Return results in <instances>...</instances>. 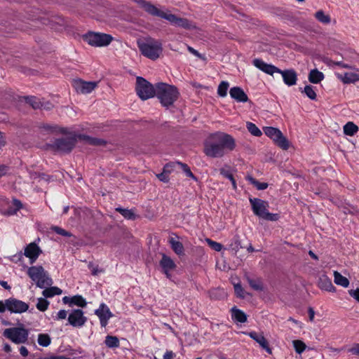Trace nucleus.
Listing matches in <instances>:
<instances>
[{
	"mask_svg": "<svg viewBox=\"0 0 359 359\" xmlns=\"http://www.w3.org/2000/svg\"><path fill=\"white\" fill-rule=\"evenodd\" d=\"M29 277L36 283L39 288H45L42 294L45 298H51L55 295H60L62 290L57 287H51L53 282L42 266H31L27 270Z\"/></svg>",
	"mask_w": 359,
	"mask_h": 359,
	"instance_id": "1",
	"label": "nucleus"
},
{
	"mask_svg": "<svg viewBox=\"0 0 359 359\" xmlns=\"http://www.w3.org/2000/svg\"><path fill=\"white\" fill-rule=\"evenodd\" d=\"M135 1L149 15L165 19L174 26L185 29H193L196 28L193 23L187 18H180L172 13H165L159 10L149 1L145 0H135Z\"/></svg>",
	"mask_w": 359,
	"mask_h": 359,
	"instance_id": "2",
	"label": "nucleus"
},
{
	"mask_svg": "<svg viewBox=\"0 0 359 359\" xmlns=\"http://www.w3.org/2000/svg\"><path fill=\"white\" fill-rule=\"evenodd\" d=\"M161 105L167 109L172 107L180 97V92L175 86L165 83H156V95Z\"/></svg>",
	"mask_w": 359,
	"mask_h": 359,
	"instance_id": "3",
	"label": "nucleus"
},
{
	"mask_svg": "<svg viewBox=\"0 0 359 359\" xmlns=\"http://www.w3.org/2000/svg\"><path fill=\"white\" fill-rule=\"evenodd\" d=\"M137 46L141 54L151 60H157L163 52L161 42L152 38L137 41Z\"/></svg>",
	"mask_w": 359,
	"mask_h": 359,
	"instance_id": "4",
	"label": "nucleus"
},
{
	"mask_svg": "<svg viewBox=\"0 0 359 359\" xmlns=\"http://www.w3.org/2000/svg\"><path fill=\"white\" fill-rule=\"evenodd\" d=\"M253 213L261 219L266 221L276 222L280 218L278 214L268 211L269 202L257 198L249 199Z\"/></svg>",
	"mask_w": 359,
	"mask_h": 359,
	"instance_id": "5",
	"label": "nucleus"
},
{
	"mask_svg": "<svg viewBox=\"0 0 359 359\" xmlns=\"http://www.w3.org/2000/svg\"><path fill=\"white\" fill-rule=\"evenodd\" d=\"M135 90L141 100H146L156 95V85L154 87L143 77L137 76L136 79Z\"/></svg>",
	"mask_w": 359,
	"mask_h": 359,
	"instance_id": "6",
	"label": "nucleus"
},
{
	"mask_svg": "<svg viewBox=\"0 0 359 359\" xmlns=\"http://www.w3.org/2000/svg\"><path fill=\"white\" fill-rule=\"evenodd\" d=\"M76 135L55 139L49 147L55 151L62 154H69L75 147L77 142Z\"/></svg>",
	"mask_w": 359,
	"mask_h": 359,
	"instance_id": "7",
	"label": "nucleus"
},
{
	"mask_svg": "<svg viewBox=\"0 0 359 359\" xmlns=\"http://www.w3.org/2000/svg\"><path fill=\"white\" fill-rule=\"evenodd\" d=\"M3 335L14 344H25L28 340L29 330L21 325L20 327L6 329Z\"/></svg>",
	"mask_w": 359,
	"mask_h": 359,
	"instance_id": "8",
	"label": "nucleus"
},
{
	"mask_svg": "<svg viewBox=\"0 0 359 359\" xmlns=\"http://www.w3.org/2000/svg\"><path fill=\"white\" fill-rule=\"evenodd\" d=\"M83 39L92 46L101 47L108 46L112 41L113 37L108 34L88 32L83 35Z\"/></svg>",
	"mask_w": 359,
	"mask_h": 359,
	"instance_id": "9",
	"label": "nucleus"
},
{
	"mask_svg": "<svg viewBox=\"0 0 359 359\" xmlns=\"http://www.w3.org/2000/svg\"><path fill=\"white\" fill-rule=\"evenodd\" d=\"M264 132L270 137L275 144L283 150H287L290 147L288 140L283 135L282 132L274 127H265Z\"/></svg>",
	"mask_w": 359,
	"mask_h": 359,
	"instance_id": "10",
	"label": "nucleus"
},
{
	"mask_svg": "<svg viewBox=\"0 0 359 359\" xmlns=\"http://www.w3.org/2000/svg\"><path fill=\"white\" fill-rule=\"evenodd\" d=\"M211 140H215L222 147L223 151H233L236 147L234 138L226 133H217L211 135Z\"/></svg>",
	"mask_w": 359,
	"mask_h": 359,
	"instance_id": "11",
	"label": "nucleus"
},
{
	"mask_svg": "<svg viewBox=\"0 0 359 359\" xmlns=\"http://www.w3.org/2000/svg\"><path fill=\"white\" fill-rule=\"evenodd\" d=\"M22 208V203L18 199L13 198L12 203H10L7 198H0V212L6 216L14 215Z\"/></svg>",
	"mask_w": 359,
	"mask_h": 359,
	"instance_id": "12",
	"label": "nucleus"
},
{
	"mask_svg": "<svg viewBox=\"0 0 359 359\" xmlns=\"http://www.w3.org/2000/svg\"><path fill=\"white\" fill-rule=\"evenodd\" d=\"M87 321V318L81 309H73L69 314L68 322L69 325L74 327H83Z\"/></svg>",
	"mask_w": 359,
	"mask_h": 359,
	"instance_id": "13",
	"label": "nucleus"
},
{
	"mask_svg": "<svg viewBox=\"0 0 359 359\" xmlns=\"http://www.w3.org/2000/svg\"><path fill=\"white\" fill-rule=\"evenodd\" d=\"M7 310L11 313H22L29 309V305L18 299L11 297L6 299Z\"/></svg>",
	"mask_w": 359,
	"mask_h": 359,
	"instance_id": "14",
	"label": "nucleus"
},
{
	"mask_svg": "<svg viewBox=\"0 0 359 359\" xmlns=\"http://www.w3.org/2000/svg\"><path fill=\"white\" fill-rule=\"evenodd\" d=\"M72 85L77 93L87 94L91 93L96 88L97 83L75 79L73 81Z\"/></svg>",
	"mask_w": 359,
	"mask_h": 359,
	"instance_id": "15",
	"label": "nucleus"
},
{
	"mask_svg": "<svg viewBox=\"0 0 359 359\" xmlns=\"http://www.w3.org/2000/svg\"><path fill=\"white\" fill-rule=\"evenodd\" d=\"M204 153L211 158L222 157L225 154V151H223L222 147L215 140L205 144Z\"/></svg>",
	"mask_w": 359,
	"mask_h": 359,
	"instance_id": "16",
	"label": "nucleus"
},
{
	"mask_svg": "<svg viewBox=\"0 0 359 359\" xmlns=\"http://www.w3.org/2000/svg\"><path fill=\"white\" fill-rule=\"evenodd\" d=\"M95 314L100 318L102 327H106L109 319L113 316L108 306L104 303H102L99 309L95 311Z\"/></svg>",
	"mask_w": 359,
	"mask_h": 359,
	"instance_id": "17",
	"label": "nucleus"
},
{
	"mask_svg": "<svg viewBox=\"0 0 359 359\" xmlns=\"http://www.w3.org/2000/svg\"><path fill=\"white\" fill-rule=\"evenodd\" d=\"M276 73H279L282 75L283 81L287 86H292L297 83V74L294 69H288L282 70L278 68V70L276 71Z\"/></svg>",
	"mask_w": 359,
	"mask_h": 359,
	"instance_id": "18",
	"label": "nucleus"
},
{
	"mask_svg": "<svg viewBox=\"0 0 359 359\" xmlns=\"http://www.w3.org/2000/svg\"><path fill=\"white\" fill-rule=\"evenodd\" d=\"M41 252V248L33 242L25 247L24 255L29 259L30 264H33Z\"/></svg>",
	"mask_w": 359,
	"mask_h": 359,
	"instance_id": "19",
	"label": "nucleus"
},
{
	"mask_svg": "<svg viewBox=\"0 0 359 359\" xmlns=\"http://www.w3.org/2000/svg\"><path fill=\"white\" fill-rule=\"evenodd\" d=\"M245 334H248L250 338L254 339L259 346L264 349L268 353L271 354L272 350L269 345V342L264 337L262 333H259L255 331L250 332H245Z\"/></svg>",
	"mask_w": 359,
	"mask_h": 359,
	"instance_id": "20",
	"label": "nucleus"
},
{
	"mask_svg": "<svg viewBox=\"0 0 359 359\" xmlns=\"http://www.w3.org/2000/svg\"><path fill=\"white\" fill-rule=\"evenodd\" d=\"M252 64L257 68L269 75H273L274 73H276V71L278 70V68L276 67V66L271 64H267L262 60L259 58L254 59L252 61Z\"/></svg>",
	"mask_w": 359,
	"mask_h": 359,
	"instance_id": "21",
	"label": "nucleus"
},
{
	"mask_svg": "<svg viewBox=\"0 0 359 359\" xmlns=\"http://www.w3.org/2000/svg\"><path fill=\"white\" fill-rule=\"evenodd\" d=\"M230 96L238 102H247L248 97L244 90L238 86L233 87L229 90Z\"/></svg>",
	"mask_w": 359,
	"mask_h": 359,
	"instance_id": "22",
	"label": "nucleus"
},
{
	"mask_svg": "<svg viewBox=\"0 0 359 359\" xmlns=\"http://www.w3.org/2000/svg\"><path fill=\"white\" fill-rule=\"evenodd\" d=\"M318 285L320 289L325 290L328 292L335 291V287L333 285L331 279L325 274L319 277Z\"/></svg>",
	"mask_w": 359,
	"mask_h": 359,
	"instance_id": "23",
	"label": "nucleus"
},
{
	"mask_svg": "<svg viewBox=\"0 0 359 359\" xmlns=\"http://www.w3.org/2000/svg\"><path fill=\"white\" fill-rule=\"evenodd\" d=\"M160 266L163 271H172L176 268L174 261L168 256L163 254L160 261Z\"/></svg>",
	"mask_w": 359,
	"mask_h": 359,
	"instance_id": "24",
	"label": "nucleus"
},
{
	"mask_svg": "<svg viewBox=\"0 0 359 359\" xmlns=\"http://www.w3.org/2000/svg\"><path fill=\"white\" fill-rule=\"evenodd\" d=\"M78 137L86 141L89 144L94 146H104L107 143V142L103 139L92 137L85 135H79Z\"/></svg>",
	"mask_w": 359,
	"mask_h": 359,
	"instance_id": "25",
	"label": "nucleus"
},
{
	"mask_svg": "<svg viewBox=\"0 0 359 359\" xmlns=\"http://www.w3.org/2000/svg\"><path fill=\"white\" fill-rule=\"evenodd\" d=\"M324 74L323 72L314 69L310 71L309 74V81L312 83H319L324 79Z\"/></svg>",
	"mask_w": 359,
	"mask_h": 359,
	"instance_id": "26",
	"label": "nucleus"
},
{
	"mask_svg": "<svg viewBox=\"0 0 359 359\" xmlns=\"http://www.w3.org/2000/svg\"><path fill=\"white\" fill-rule=\"evenodd\" d=\"M232 318L239 323H245L247 321V315L236 306L231 309Z\"/></svg>",
	"mask_w": 359,
	"mask_h": 359,
	"instance_id": "27",
	"label": "nucleus"
},
{
	"mask_svg": "<svg viewBox=\"0 0 359 359\" xmlns=\"http://www.w3.org/2000/svg\"><path fill=\"white\" fill-rule=\"evenodd\" d=\"M172 250L179 256L184 255V248L183 244L177 241H175L173 238H171L169 241Z\"/></svg>",
	"mask_w": 359,
	"mask_h": 359,
	"instance_id": "28",
	"label": "nucleus"
},
{
	"mask_svg": "<svg viewBox=\"0 0 359 359\" xmlns=\"http://www.w3.org/2000/svg\"><path fill=\"white\" fill-rule=\"evenodd\" d=\"M116 211L119 212L125 219L135 220L137 217L133 210L123 208L121 207L116 208Z\"/></svg>",
	"mask_w": 359,
	"mask_h": 359,
	"instance_id": "29",
	"label": "nucleus"
},
{
	"mask_svg": "<svg viewBox=\"0 0 359 359\" xmlns=\"http://www.w3.org/2000/svg\"><path fill=\"white\" fill-rule=\"evenodd\" d=\"M25 102L29 104L33 109H42L43 103L41 100L35 96L25 97Z\"/></svg>",
	"mask_w": 359,
	"mask_h": 359,
	"instance_id": "30",
	"label": "nucleus"
},
{
	"mask_svg": "<svg viewBox=\"0 0 359 359\" xmlns=\"http://www.w3.org/2000/svg\"><path fill=\"white\" fill-rule=\"evenodd\" d=\"M249 285L256 291H262L264 290L263 283L259 278H252L249 276L246 277Z\"/></svg>",
	"mask_w": 359,
	"mask_h": 359,
	"instance_id": "31",
	"label": "nucleus"
},
{
	"mask_svg": "<svg viewBox=\"0 0 359 359\" xmlns=\"http://www.w3.org/2000/svg\"><path fill=\"white\" fill-rule=\"evenodd\" d=\"M338 78L341 79L344 83H351L358 80L357 74L353 73H344V74H338Z\"/></svg>",
	"mask_w": 359,
	"mask_h": 359,
	"instance_id": "32",
	"label": "nucleus"
},
{
	"mask_svg": "<svg viewBox=\"0 0 359 359\" xmlns=\"http://www.w3.org/2000/svg\"><path fill=\"white\" fill-rule=\"evenodd\" d=\"M40 128L50 133H53L58 131L64 134L67 133L66 129L60 128L57 125L53 124L43 123Z\"/></svg>",
	"mask_w": 359,
	"mask_h": 359,
	"instance_id": "33",
	"label": "nucleus"
},
{
	"mask_svg": "<svg viewBox=\"0 0 359 359\" xmlns=\"http://www.w3.org/2000/svg\"><path fill=\"white\" fill-rule=\"evenodd\" d=\"M358 127L353 122L349 121L344 126V133L348 136L354 135L358 131Z\"/></svg>",
	"mask_w": 359,
	"mask_h": 359,
	"instance_id": "34",
	"label": "nucleus"
},
{
	"mask_svg": "<svg viewBox=\"0 0 359 359\" xmlns=\"http://www.w3.org/2000/svg\"><path fill=\"white\" fill-rule=\"evenodd\" d=\"M209 297L213 300H219L226 297L225 292L224 290L219 288H214L209 291Z\"/></svg>",
	"mask_w": 359,
	"mask_h": 359,
	"instance_id": "35",
	"label": "nucleus"
},
{
	"mask_svg": "<svg viewBox=\"0 0 359 359\" xmlns=\"http://www.w3.org/2000/svg\"><path fill=\"white\" fill-rule=\"evenodd\" d=\"M334 283L337 285H341L344 287H347L349 285V280L346 277L343 276L338 271L334 272Z\"/></svg>",
	"mask_w": 359,
	"mask_h": 359,
	"instance_id": "36",
	"label": "nucleus"
},
{
	"mask_svg": "<svg viewBox=\"0 0 359 359\" xmlns=\"http://www.w3.org/2000/svg\"><path fill=\"white\" fill-rule=\"evenodd\" d=\"M314 16L318 21L323 24L327 25L330 24L331 22L330 16L329 15H326L323 10L318 11L315 13Z\"/></svg>",
	"mask_w": 359,
	"mask_h": 359,
	"instance_id": "37",
	"label": "nucleus"
},
{
	"mask_svg": "<svg viewBox=\"0 0 359 359\" xmlns=\"http://www.w3.org/2000/svg\"><path fill=\"white\" fill-rule=\"evenodd\" d=\"M104 343L109 348H117L119 346V339L116 336L107 335L105 338Z\"/></svg>",
	"mask_w": 359,
	"mask_h": 359,
	"instance_id": "38",
	"label": "nucleus"
},
{
	"mask_svg": "<svg viewBox=\"0 0 359 359\" xmlns=\"http://www.w3.org/2000/svg\"><path fill=\"white\" fill-rule=\"evenodd\" d=\"M74 305L83 308L86 306L87 302L81 295L77 294L72 297V306Z\"/></svg>",
	"mask_w": 359,
	"mask_h": 359,
	"instance_id": "39",
	"label": "nucleus"
},
{
	"mask_svg": "<svg viewBox=\"0 0 359 359\" xmlns=\"http://www.w3.org/2000/svg\"><path fill=\"white\" fill-rule=\"evenodd\" d=\"M37 341L38 344L43 347L48 346L51 343V339L48 334H39Z\"/></svg>",
	"mask_w": 359,
	"mask_h": 359,
	"instance_id": "40",
	"label": "nucleus"
},
{
	"mask_svg": "<svg viewBox=\"0 0 359 359\" xmlns=\"http://www.w3.org/2000/svg\"><path fill=\"white\" fill-rule=\"evenodd\" d=\"M241 248H243L238 235L234 236L231 243L229 245V249L234 252H238Z\"/></svg>",
	"mask_w": 359,
	"mask_h": 359,
	"instance_id": "41",
	"label": "nucleus"
},
{
	"mask_svg": "<svg viewBox=\"0 0 359 359\" xmlns=\"http://www.w3.org/2000/svg\"><path fill=\"white\" fill-rule=\"evenodd\" d=\"M177 164L181 167L182 170L187 177H191L195 181L198 180L197 177L193 174L187 164L181 162H177Z\"/></svg>",
	"mask_w": 359,
	"mask_h": 359,
	"instance_id": "42",
	"label": "nucleus"
},
{
	"mask_svg": "<svg viewBox=\"0 0 359 359\" xmlns=\"http://www.w3.org/2000/svg\"><path fill=\"white\" fill-rule=\"evenodd\" d=\"M229 84L227 81H222L217 88V94L220 97H225L227 95V90L229 88Z\"/></svg>",
	"mask_w": 359,
	"mask_h": 359,
	"instance_id": "43",
	"label": "nucleus"
},
{
	"mask_svg": "<svg viewBox=\"0 0 359 359\" xmlns=\"http://www.w3.org/2000/svg\"><path fill=\"white\" fill-rule=\"evenodd\" d=\"M246 127L248 131L254 136L260 137L262 134V131L253 123L247 122Z\"/></svg>",
	"mask_w": 359,
	"mask_h": 359,
	"instance_id": "44",
	"label": "nucleus"
},
{
	"mask_svg": "<svg viewBox=\"0 0 359 359\" xmlns=\"http://www.w3.org/2000/svg\"><path fill=\"white\" fill-rule=\"evenodd\" d=\"M248 180L258 190H264L269 186L268 183H266V182H259L256 179H255V178H253L252 177H250V176L248 177Z\"/></svg>",
	"mask_w": 359,
	"mask_h": 359,
	"instance_id": "45",
	"label": "nucleus"
},
{
	"mask_svg": "<svg viewBox=\"0 0 359 359\" xmlns=\"http://www.w3.org/2000/svg\"><path fill=\"white\" fill-rule=\"evenodd\" d=\"M49 304V302L46 298L40 297L38 299L36 306L40 311H45L48 309Z\"/></svg>",
	"mask_w": 359,
	"mask_h": 359,
	"instance_id": "46",
	"label": "nucleus"
},
{
	"mask_svg": "<svg viewBox=\"0 0 359 359\" xmlns=\"http://www.w3.org/2000/svg\"><path fill=\"white\" fill-rule=\"evenodd\" d=\"M219 172L222 176L229 179V180H230L231 182L233 189H236V188H237L236 182V180L234 179L233 175L229 170H226L224 168H221L219 170Z\"/></svg>",
	"mask_w": 359,
	"mask_h": 359,
	"instance_id": "47",
	"label": "nucleus"
},
{
	"mask_svg": "<svg viewBox=\"0 0 359 359\" xmlns=\"http://www.w3.org/2000/svg\"><path fill=\"white\" fill-rule=\"evenodd\" d=\"M302 92L304 93L306 96L312 100H315L316 99V93L313 90V87L311 85L306 86L304 90H302Z\"/></svg>",
	"mask_w": 359,
	"mask_h": 359,
	"instance_id": "48",
	"label": "nucleus"
},
{
	"mask_svg": "<svg viewBox=\"0 0 359 359\" xmlns=\"http://www.w3.org/2000/svg\"><path fill=\"white\" fill-rule=\"evenodd\" d=\"M295 351L301 354L306 349V344L301 340H294L292 341Z\"/></svg>",
	"mask_w": 359,
	"mask_h": 359,
	"instance_id": "49",
	"label": "nucleus"
},
{
	"mask_svg": "<svg viewBox=\"0 0 359 359\" xmlns=\"http://www.w3.org/2000/svg\"><path fill=\"white\" fill-rule=\"evenodd\" d=\"M50 229L53 231L55 232L56 233H57L60 236H62L71 237L72 236L71 232L67 231L65 229H64L60 226H53L50 227Z\"/></svg>",
	"mask_w": 359,
	"mask_h": 359,
	"instance_id": "50",
	"label": "nucleus"
},
{
	"mask_svg": "<svg viewBox=\"0 0 359 359\" xmlns=\"http://www.w3.org/2000/svg\"><path fill=\"white\" fill-rule=\"evenodd\" d=\"M206 242L209 245V246L214 250L217 252H219L222 250L223 246L221 243H217L216 241H212L210 238L206 239Z\"/></svg>",
	"mask_w": 359,
	"mask_h": 359,
	"instance_id": "51",
	"label": "nucleus"
},
{
	"mask_svg": "<svg viewBox=\"0 0 359 359\" xmlns=\"http://www.w3.org/2000/svg\"><path fill=\"white\" fill-rule=\"evenodd\" d=\"M234 290L238 297L245 298V291L240 283L234 285Z\"/></svg>",
	"mask_w": 359,
	"mask_h": 359,
	"instance_id": "52",
	"label": "nucleus"
},
{
	"mask_svg": "<svg viewBox=\"0 0 359 359\" xmlns=\"http://www.w3.org/2000/svg\"><path fill=\"white\" fill-rule=\"evenodd\" d=\"M176 165H177V163H166L163 166V171L169 175L174 170Z\"/></svg>",
	"mask_w": 359,
	"mask_h": 359,
	"instance_id": "53",
	"label": "nucleus"
},
{
	"mask_svg": "<svg viewBox=\"0 0 359 359\" xmlns=\"http://www.w3.org/2000/svg\"><path fill=\"white\" fill-rule=\"evenodd\" d=\"M156 177L160 181L163 182L167 183L169 182V175L163 171L159 174H157Z\"/></svg>",
	"mask_w": 359,
	"mask_h": 359,
	"instance_id": "54",
	"label": "nucleus"
},
{
	"mask_svg": "<svg viewBox=\"0 0 359 359\" xmlns=\"http://www.w3.org/2000/svg\"><path fill=\"white\" fill-rule=\"evenodd\" d=\"M348 293L350 296L353 297L359 302V288H357L356 290H350Z\"/></svg>",
	"mask_w": 359,
	"mask_h": 359,
	"instance_id": "55",
	"label": "nucleus"
},
{
	"mask_svg": "<svg viewBox=\"0 0 359 359\" xmlns=\"http://www.w3.org/2000/svg\"><path fill=\"white\" fill-rule=\"evenodd\" d=\"M89 269L92 268V275L97 276L98 273L102 272V270H99L98 266H94L92 262H90L88 264Z\"/></svg>",
	"mask_w": 359,
	"mask_h": 359,
	"instance_id": "56",
	"label": "nucleus"
},
{
	"mask_svg": "<svg viewBox=\"0 0 359 359\" xmlns=\"http://www.w3.org/2000/svg\"><path fill=\"white\" fill-rule=\"evenodd\" d=\"M348 352L359 355V344H354L353 347L348 349Z\"/></svg>",
	"mask_w": 359,
	"mask_h": 359,
	"instance_id": "57",
	"label": "nucleus"
},
{
	"mask_svg": "<svg viewBox=\"0 0 359 359\" xmlns=\"http://www.w3.org/2000/svg\"><path fill=\"white\" fill-rule=\"evenodd\" d=\"M67 311L62 309L60 310L57 314V318L58 320H63L67 318Z\"/></svg>",
	"mask_w": 359,
	"mask_h": 359,
	"instance_id": "58",
	"label": "nucleus"
},
{
	"mask_svg": "<svg viewBox=\"0 0 359 359\" xmlns=\"http://www.w3.org/2000/svg\"><path fill=\"white\" fill-rule=\"evenodd\" d=\"M175 354L172 351H167L163 355V359H174Z\"/></svg>",
	"mask_w": 359,
	"mask_h": 359,
	"instance_id": "59",
	"label": "nucleus"
},
{
	"mask_svg": "<svg viewBox=\"0 0 359 359\" xmlns=\"http://www.w3.org/2000/svg\"><path fill=\"white\" fill-rule=\"evenodd\" d=\"M187 49L188 50L192 53L193 55H196V57H199V58H201L202 56L201 55V53H198V50H195L194 48L189 46H187Z\"/></svg>",
	"mask_w": 359,
	"mask_h": 359,
	"instance_id": "60",
	"label": "nucleus"
},
{
	"mask_svg": "<svg viewBox=\"0 0 359 359\" xmlns=\"http://www.w3.org/2000/svg\"><path fill=\"white\" fill-rule=\"evenodd\" d=\"M47 359H70V358L65 355H51L47 356Z\"/></svg>",
	"mask_w": 359,
	"mask_h": 359,
	"instance_id": "61",
	"label": "nucleus"
},
{
	"mask_svg": "<svg viewBox=\"0 0 359 359\" xmlns=\"http://www.w3.org/2000/svg\"><path fill=\"white\" fill-rule=\"evenodd\" d=\"M6 309H7L6 299L5 300L4 302L3 301L0 300V313L5 312Z\"/></svg>",
	"mask_w": 359,
	"mask_h": 359,
	"instance_id": "62",
	"label": "nucleus"
},
{
	"mask_svg": "<svg viewBox=\"0 0 359 359\" xmlns=\"http://www.w3.org/2000/svg\"><path fill=\"white\" fill-rule=\"evenodd\" d=\"M20 353L24 357L27 356L28 354H29V351H28L27 348L25 346H21L20 348Z\"/></svg>",
	"mask_w": 359,
	"mask_h": 359,
	"instance_id": "63",
	"label": "nucleus"
},
{
	"mask_svg": "<svg viewBox=\"0 0 359 359\" xmlns=\"http://www.w3.org/2000/svg\"><path fill=\"white\" fill-rule=\"evenodd\" d=\"M29 177L32 180H36V179L39 178V176H40V172H36L34 171H29Z\"/></svg>",
	"mask_w": 359,
	"mask_h": 359,
	"instance_id": "64",
	"label": "nucleus"
}]
</instances>
